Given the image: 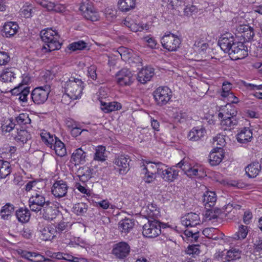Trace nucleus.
I'll list each match as a JSON object with an SVG mask.
<instances>
[{"instance_id":"nucleus-10","label":"nucleus","mask_w":262,"mask_h":262,"mask_svg":"<svg viewBox=\"0 0 262 262\" xmlns=\"http://www.w3.org/2000/svg\"><path fill=\"white\" fill-rule=\"evenodd\" d=\"M177 167L180 168L187 176L190 178L197 177L202 178L204 174L202 168L198 165L191 166L190 164L185 161L184 159L181 160L176 165Z\"/></svg>"},{"instance_id":"nucleus-21","label":"nucleus","mask_w":262,"mask_h":262,"mask_svg":"<svg viewBox=\"0 0 262 262\" xmlns=\"http://www.w3.org/2000/svg\"><path fill=\"white\" fill-rule=\"evenodd\" d=\"M143 169L146 168L148 171L154 173L157 176H159L161 170L165 167V164L161 162H152L150 161H145L143 165Z\"/></svg>"},{"instance_id":"nucleus-2","label":"nucleus","mask_w":262,"mask_h":262,"mask_svg":"<svg viewBox=\"0 0 262 262\" xmlns=\"http://www.w3.org/2000/svg\"><path fill=\"white\" fill-rule=\"evenodd\" d=\"M40 37L47 46L43 48L48 52L59 50L61 43L59 41V35L58 32L51 28L44 29L40 32Z\"/></svg>"},{"instance_id":"nucleus-54","label":"nucleus","mask_w":262,"mask_h":262,"mask_svg":"<svg viewBox=\"0 0 262 262\" xmlns=\"http://www.w3.org/2000/svg\"><path fill=\"white\" fill-rule=\"evenodd\" d=\"M241 251L236 249H231L227 251L228 261L239 259L241 257Z\"/></svg>"},{"instance_id":"nucleus-38","label":"nucleus","mask_w":262,"mask_h":262,"mask_svg":"<svg viewBox=\"0 0 262 262\" xmlns=\"http://www.w3.org/2000/svg\"><path fill=\"white\" fill-rule=\"evenodd\" d=\"M101 109L105 113H110L113 111L119 110L121 108V105L117 102H104L100 101Z\"/></svg>"},{"instance_id":"nucleus-3","label":"nucleus","mask_w":262,"mask_h":262,"mask_svg":"<svg viewBox=\"0 0 262 262\" xmlns=\"http://www.w3.org/2000/svg\"><path fill=\"white\" fill-rule=\"evenodd\" d=\"M62 84L65 92L68 94L72 100H76L81 97L84 88L83 82L81 79L71 77L67 81L62 82Z\"/></svg>"},{"instance_id":"nucleus-37","label":"nucleus","mask_w":262,"mask_h":262,"mask_svg":"<svg viewBox=\"0 0 262 262\" xmlns=\"http://www.w3.org/2000/svg\"><path fill=\"white\" fill-rule=\"evenodd\" d=\"M12 171L10 163L6 161L0 160V179L6 178Z\"/></svg>"},{"instance_id":"nucleus-22","label":"nucleus","mask_w":262,"mask_h":262,"mask_svg":"<svg viewBox=\"0 0 262 262\" xmlns=\"http://www.w3.org/2000/svg\"><path fill=\"white\" fill-rule=\"evenodd\" d=\"M236 31L238 33H243L242 36L247 41H249L253 39L255 33L252 27L248 25L243 24L236 26Z\"/></svg>"},{"instance_id":"nucleus-62","label":"nucleus","mask_w":262,"mask_h":262,"mask_svg":"<svg viewBox=\"0 0 262 262\" xmlns=\"http://www.w3.org/2000/svg\"><path fill=\"white\" fill-rule=\"evenodd\" d=\"M10 60V57L5 52H0V66L6 65Z\"/></svg>"},{"instance_id":"nucleus-58","label":"nucleus","mask_w":262,"mask_h":262,"mask_svg":"<svg viewBox=\"0 0 262 262\" xmlns=\"http://www.w3.org/2000/svg\"><path fill=\"white\" fill-rule=\"evenodd\" d=\"M15 124L11 119L5 121L2 124V128L3 132H10L14 129Z\"/></svg>"},{"instance_id":"nucleus-18","label":"nucleus","mask_w":262,"mask_h":262,"mask_svg":"<svg viewBox=\"0 0 262 262\" xmlns=\"http://www.w3.org/2000/svg\"><path fill=\"white\" fill-rule=\"evenodd\" d=\"M154 74V69L152 67H143L138 73L137 80L141 83L145 84L151 80Z\"/></svg>"},{"instance_id":"nucleus-11","label":"nucleus","mask_w":262,"mask_h":262,"mask_svg":"<svg viewBox=\"0 0 262 262\" xmlns=\"http://www.w3.org/2000/svg\"><path fill=\"white\" fill-rule=\"evenodd\" d=\"M39 211L41 217L47 221L53 220L59 213V211L56 205L50 201H47V204Z\"/></svg>"},{"instance_id":"nucleus-63","label":"nucleus","mask_w":262,"mask_h":262,"mask_svg":"<svg viewBox=\"0 0 262 262\" xmlns=\"http://www.w3.org/2000/svg\"><path fill=\"white\" fill-rule=\"evenodd\" d=\"M214 143H216V145H220V147H223L225 145V140L224 136L221 134L217 135L216 137L213 138Z\"/></svg>"},{"instance_id":"nucleus-1","label":"nucleus","mask_w":262,"mask_h":262,"mask_svg":"<svg viewBox=\"0 0 262 262\" xmlns=\"http://www.w3.org/2000/svg\"><path fill=\"white\" fill-rule=\"evenodd\" d=\"M218 45L225 52L228 53L231 59H242L248 55V48L242 42L236 41L230 33H225L220 38Z\"/></svg>"},{"instance_id":"nucleus-27","label":"nucleus","mask_w":262,"mask_h":262,"mask_svg":"<svg viewBox=\"0 0 262 262\" xmlns=\"http://www.w3.org/2000/svg\"><path fill=\"white\" fill-rule=\"evenodd\" d=\"M214 151H212L209 157V161L212 166H216L219 164L224 158L223 149L221 147H217V150L215 149Z\"/></svg>"},{"instance_id":"nucleus-24","label":"nucleus","mask_w":262,"mask_h":262,"mask_svg":"<svg viewBox=\"0 0 262 262\" xmlns=\"http://www.w3.org/2000/svg\"><path fill=\"white\" fill-rule=\"evenodd\" d=\"M86 152L82 147L75 150L71 156V160L75 165L84 164L86 161Z\"/></svg>"},{"instance_id":"nucleus-13","label":"nucleus","mask_w":262,"mask_h":262,"mask_svg":"<svg viewBox=\"0 0 262 262\" xmlns=\"http://www.w3.org/2000/svg\"><path fill=\"white\" fill-rule=\"evenodd\" d=\"M237 112L234 109L230 110V112L226 113L225 119H222L221 125L224 130H231L233 129L237 125L238 121L236 115Z\"/></svg>"},{"instance_id":"nucleus-44","label":"nucleus","mask_w":262,"mask_h":262,"mask_svg":"<svg viewBox=\"0 0 262 262\" xmlns=\"http://www.w3.org/2000/svg\"><path fill=\"white\" fill-rule=\"evenodd\" d=\"M248 232V227L241 225L239 226L238 231L233 235V238L235 240L244 239L246 237Z\"/></svg>"},{"instance_id":"nucleus-34","label":"nucleus","mask_w":262,"mask_h":262,"mask_svg":"<svg viewBox=\"0 0 262 262\" xmlns=\"http://www.w3.org/2000/svg\"><path fill=\"white\" fill-rule=\"evenodd\" d=\"M15 210L14 206L10 203L3 206L0 211V216L4 220H9L12 216Z\"/></svg>"},{"instance_id":"nucleus-19","label":"nucleus","mask_w":262,"mask_h":262,"mask_svg":"<svg viewBox=\"0 0 262 262\" xmlns=\"http://www.w3.org/2000/svg\"><path fill=\"white\" fill-rule=\"evenodd\" d=\"M36 3L49 11H54L60 13H62L66 11V7L61 4H55L47 0H36Z\"/></svg>"},{"instance_id":"nucleus-52","label":"nucleus","mask_w":262,"mask_h":262,"mask_svg":"<svg viewBox=\"0 0 262 262\" xmlns=\"http://www.w3.org/2000/svg\"><path fill=\"white\" fill-rule=\"evenodd\" d=\"M184 234L189 238L192 242H196L199 237V231L195 229H186L184 231Z\"/></svg>"},{"instance_id":"nucleus-35","label":"nucleus","mask_w":262,"mask_h":262,"mask_svg":"<svg viewBox=\"0 0 262 262\" xmlns=\"http://www.w3.org/2000/svg\"><path fill=\"white\" fill-rule=\"evenodd\" d=\"M261 167L258 162H254L249 164L245 168L246 173L249 178H255L259 173Z\"/></svg>"},{"instance_id":"nucleus-57","label":"nucleus","mask_w":262,"mask_h":262,"mask_svg":"<svg viewBox=\"0 0 262 262\" xmlns=\"http://www.w3.org/2000/svg\"><path fill=\"white\" fill-rule=\"evenodd\" d=\"M144 176L143 177V180L147 183H150L152 182L157 178V175L154 173L148 171L146 168L143 169Z\"/></svg>"},{"instance_id":"nucleus-60","label":"nucleus","mask_w":262,"mask_h":262,"mask_svg":"<svg viewBox=\"0 0 262 262\" xmlns=\"http://www.w3.org/2000/svg\"><path fill=\"white\" fill-rule=\"evenodd\" d=\"M199 247V245H189L186 252L189 255L198 254L200 253Z\"/></svg>"},{"instance_id":"nucleus-49","label":"nucleus","mask_w":262,"mask_h":262,"mask_svg":"<svg viewBox=\"0 0 262 262\" xmlns=\"http://www.w3.org/2000/svg\"><path fill=\"white\" fill-rule=\"evenodd\" d=\"M206 209L205 216L209 220L216 219L221 214V211L219 209H213L208 208Z\"/></svg>"},{"instance_id":"nucleus-51","label":"nucleus","mask_w":262,"mask_h":262,"mask_svg":"<svg viewBox=\"0 0 262 262\" xmlns=\"http://www.w3.org/2000/svg\"><path fill=\"white\" fill-rule=\"evenodd\" d=\"M194 47L200 53H204L208 48V45L202 39H198L195 41Z\"/></svg>"},{"instance_id":"nucleus-50","label":"nucleus","mask_w":262,"mask_h":262,"mask_svg":"<svg viewBox=\"0 0 262 262\" xmlns=\"http://www.w3.org/2000/svg\"><path fill=\"white\" fill-rule=\"evenodd\" d=\"M33 7L29 3H26L21 9V14L26 18L31 17Z\"/></svg>"},{"instance_id":"nucleus-12","label":"nucleus","mask_w":262,"mask_h":262,"mask_svg":"<svg viewBox=\"0 0 262 262\" xmlns=\"http://www.w3.org/2000/svg\"><path fill=\"white\" fill-rule=\"evenodd\" d=\"M130 251L129 245L126 242H121L114 245L112 253L116 258L123 260L128 256Z\"/></svg>"},{"instance_id":"nucleus-59","label":"nucleus","mask_w":262,"mask_h":262,"mask_svg":"<svg viewBox=\"0 0 262 262\" xmlns=\"http://www.w3.org/2000/svg\"><path fill=\"white\" fill-rule=\"evenodd\" d=\"M231 84L230 83L226 82H224L222 85V92L221 95L223 98H226V96L232 93L231 92Z\"/></svg>"},{"instance_id":"nucleus-30","label":"nucleus","mask_w":262,"mask_h":262,"mask_svg":"<svg viewBox=\"0 0 262 262\" xmlns=\"http://www.w3.org/2000/svg\"><path fill=\"white\" fill-rule=\"evenodd\" d=\"M18 29V25L14 22L9 21L5 24L3 27V33L6 37H10L14 36Z\"/></svg>"},{"instance_id":"nucleus-41","label":"nucleus","mask_w":262,"mask_h":262,"mask_svg":"<svg viewBox=\"0 0 262 262\" xmlns=\"http://www.w3.org/2000/svg\"><path fill=\"white\" fill-rule=\"evenodd\" d=\"M13 70L12 68L4 70L0 76V80L5 82H11L12 79L15 78Z\"/></svg>"},{"instance_id":"nucleus-53","label":"nucleus","mask_w":262,"mask_h":262,"mask_svg":"<svg viewBox=\"0 0 262 262\" xmlns=\"http://www.w3.org/2000/svg\"><path fill=\"white\" fill-rule=\"evenodd\" d=\"M19 125H26L31 123V119L27 113L20 114L15 119Z\"/></svg>"},{"instance_id":"nucleus-26","label":"nucleus","mask_w":262,"mask_h":262,"mask_svg":"<svg viewBox=\"0 0 262 262\" xmlns=\"http://www.w3.org/2000/svg\"><path fill=\"white\" fill-rule=\"evenodd\" d=\"M135 223L133 220L125 218L121 220L118 223V229L122 234L126 235L129 233L133 228Z\"/></svg>"},{"instance_id":"nucleus-46","label":"nucleus","mask_w":262,"mask_h":262,"mask_svg":"<svg viewBox=\"0 0 262 262\" xmlns=\"http://www.w3.org/2000/svg\"><path fill=\"white\" fill-rule=\"evenodd\" d=\"M87 43L83 40L73 42L68 46V49L73 51L82 50L87 47Z\"/></svg>"},{"instance_id":"nucleus-29","label":"nucleus","mask_w":262,"mask_h":262,"mask_svg":"<svg viewBox=\"0 0 262 262\" xmlns=\"http://www.w3.org/2000/svg\"><path fill=\"white\" fill-rule=\"evenodd\" d=\"M203 203L206 208L214 206L216 201V195L214 191H207L204 193Z\"/></svg>"},{"instance_id":"nucleus-33","label":"nucleus","mask_w":262,"mask_h":262,"mask_svg":"<svg viewBox=\"0 0 262 262\" xmlns=\"http://www.w3.org/2000/svg\"><path fill=\"white\" fill-rule=\"evenodd\" d=\"M40 137L42 142L51 149L53 148L55 141L56 142L59 140L54 135L51 134L46 130H43L40 133Z\"/></svg>"},{"instance_id":"nucleus-56","label":"nucleus","mask_w":262,"mask_h":262,"mask_svg":"<svg viewBox=\"0 0 262 262\" xmlns=\"http://www.w3.org/2000/svg\"><path fill=\"white\" fill-rule=\"evenodd\" d=\"M93 169L90 167H85V171L79 176L80 180L83 182L88 181L93 176Z\"/></svg>"},{"instance_id":"nucleus-25","label":"nucleus","mask_w":262,"mask_h":262,"mask_svg":"<svg viewBox=\"0 0 262 262\" xmlns=\"http://www.w3.org/2000/svg\"><path fill=\"white\" fill-rule=\"evenodd\" d=\"M206 134V130L204 127H193L188 133L187 138L189 141H198L203 138Z\"/></svg>"},{"instance_id":"nucleus-23","label":"nucleus","mask_w":262,"mask_h":262,"mask_svg":"<svg viewBox=\"0 0 262 262\" xmlns=\"http://www.w3.org/2000/svg\"><path fill=\"white\" fill-rule=\"evenodd\" d=\"M24 86V84H19L12 90L13 94L18 95L19 100L23 103H26L28 100V95L30 92V88Z\"/></svg>"},{"instance_id":"nucleus-64","label":"nucleus","mask_w":262,"mask_h":262,"mask_svg":"<svg viewBox=\"0 0 262 262\" xmlns=\"http://www.w3.org/2000/svg\"><path fill=\"white\" fill-rule=\"evenodd\" d=\"M254 249L257 252L262 250V238L257 237L253 243Z\"/></svg>"},{"instance_id":"nucleus-45","label":"nucleus","mask_w":262,"mask_h":262,"mask_svg":"<svg viewBox=\"0 0 262 262\" xmlns=\"http://www.w3.org/2000/svg\"><path fill=\"white\" fill-rule=\"evenodd\" d=\"M106 148L105 146H98L96 149V152L94 156V160L100 162H104L106 160V156L105 155Z\"/></svg>"},{"instance_id":"nucleus-14","label":"nucleus","mask_w":262,"mask_h":262,"mask_svg":"<svg viewBox=\"0 0 262 262\" xmlns=\"http://www.w3.org/2000/svg\"><path fill=\"white\" fill-rule=\"evenodd\" d=\"M130 160L127 155H120L115 156L113 163L118 167L119 173L124 174L129 169Z\"/></svg>"},{"instance_id":"nucleus-9","label":"nucleus","mask_w":262,"mask_h":262,"mask_svg":"<svg viewBox=\"0 0 262 262\" xmlns=\"http://www.w3.org/2000/svg\"><path fill=\"white\" fill-rule=\"evenodd\" d=\"M51 92V86L45 85L35 88L31 93V99L36 104L44 103L47 100Z\"/></svg>"},{"instance_id":"nucleus-40","label":"nucleus","mask_w":262,"mask_h":262,"mask_svg":"<svg viewBox=\"0 0 262 262\" xmlns=\"http://www.w3.org/2000/svg\"><path fill=\"white\" fill-rule=\"evenodd\" d=\"M88 205L84 203L80 202L74 205L72 211L77 215H83L88 211Z\"/></svg>"},{"instance_id":"nucleus-5","label":"nucleus","mask_w":262,"mask_h":262,"mask_svg":"<svg viewBox=\"0 0 262 262\" xmlns=\"http://www.w3.org/2000/svg\"><path fill=\"white\" fill-rule=\"evenodd\" d=\"M153 96L156 104L163 106L171 99L172 92L167 86H159L154 91Z\"/></svg>"},{"instance_id":"nucleus-61","label":"nucleus","mask_w":262,"mask_h":262,"mask_svg":"<svg viewBox=\"0 0 262 262\" xmlns=\"http://www.w3.org/2000/svg\"><path fill=\"white\" fill-rule=\"evenodd\" d=\"M130 30L133 32L142 31L144 29L147 30L148 29L147 26L146 25L145 27L142 25L137 24L133 23L132 25L129 26Z\"/></svg>"},{"instance_id":"nucleus-15","label":"nucleus","mask_w":262,"mask_h":262,"mask_svg":"<svg viewBox=\"0 0 262 262\" xmlns=\"http://www.w3.org/2000/svg\"><path fill=\"white\" fill-rule=\"evenodd\" d=\"M117 83L121 86L129 85L133 82V74L127 69H122L116 74Z\"/></svg>"},{"instance_id":"nucleus-31","label":"nucleus","mask_w":262,"mask_h":262,"mask_svg":"<svg viewBox=\"0 0 262 262\" xmlns=\"http://www.w3.org/2000/svg\"><path fill=\"white\" fill-rule=\"evenodd\" d=\"M117 5L120 11L127 12L135 8L136 0H119Z\"/></svg>"},{"instance_id":"nucleus-28","label":"nucleus","mask_w":262,"mask_h":262,"mask_svg":"<svg viewBox=\"0 0 262 262\" xmlns=\"http://www.w3.org/2000/svg\"><path fill=\"white\" fill-rule=\"evenodd\" d=\"M39 231L41 238L45 241L51 240L57 236L53 225L45 227Z\"/></svg>"},{"instance_id":"nucleus-47","label":"nucleus","mask_w":262,"mask_h":262,"mask_svg":"<svg viewBox=\"0 0 262 262\" xmlns=\"http://www.w3.org/2000/svg\"><path fill=\"white\" fill-rule=\"evenodd\" d=\"M54 230H56V235L67 232L69 228V223L65 222H60L57 224L53 225Z\"/></svg>"},{"instance_id":"nucleus-43","label":"nucleus","mask_w":262,"mask_h":262,"mask_svg":"<svg viewBox=\"0 0 262 262\" xmlns=\"http://www.w3.org/2000/svg\"><path fill=\"white\" fill-rule=\"evenodd\" d=\"M52 149L54 150L55 153L58 156L61 157L64 156L67 154L65 145L59 139L57 141H55Z\"/></svg>"},{"instance_id":"nucleus-17","label":"nucleus","mask_w":262,"mask_h":262,"mask_svg":"<svg viewBox=\"0 0 262 262\" xmlns=\"http://www.w3.org/2000/svg\"><path fill=\"white\" fill-rule=\"evenodd\" d=\"M174 167L177 166L169 167L165 164V167L163 168V170L161 171L159 176L165 181H174L179 175V171L175 169Z\"/></svg>"},{"instance_id":"nucleus-36","label":"nucleus","mask_w":262,"mask_h":262,"mask_svg":"<svg viewBox=\"0 0 262 262\" xmlns=\"http://www.w3.org/2000/svg\"><path fill=\"white\" fill-rule=\"evenodd\" d=\"M44 183L42 181H30L25 185V189L27 192L32 191V193H33L34 191H40V189L44 188Z\"/></svg>"},{"instance_id":"nucleus-42","label":"nucleus","mask_w":262,"mask_h":262,"mask_svg":"<svg viewBox=\"0 0 262 262\" xmlns=\"http://www.w3.org/2000/svg\"><path fill=\"white\" fill-rule=\"evenodd\" d=\"M31 138V135L25 129H21L18 131L17 135L15 137V140L23 144L27 143Z\"/></svg>"},{"instance_id":"nucleus-7","label":"nucleus","mask_w":262,"mask_h":262,"mask_svg":"<svg viewBox=\"0 0 262 262\" xmlns=\"http://www.w3.org/2000/svg\"><path fill=\"white\" fill-rule=\"evenodd\" d=\"M79 10L83 16L88 20L96 21L99 20V15L94 8L93 3L89 0H83L81 3Z\"/></svg>"},{"instance_id":"nucleus-39","label":"nucleus","mask_w":262,"mask_h":262,"mask_svg":"<svg viewBox=\"0 0 262 262\" xmlns=\"http://www.w3.org/2000/svg\"><path fill=\"white\" fill-rule=\"evenodd\" d=\"M16 216L19 222H28L30 218V212L27 208H20L15 212Z\"/></svg>"},{"instance_id":"nucleus-8","label":"nucleus","mask_w":262,"mask_h":262,"mask_svg":"<svg viewBox=\"0 0 262 262\" xmlns=\"http://www.w3.org/2000/svg\"><path fill=\"white\" fill-rule=\"evenodd\" d=\"M162 47L169 52L178 50L181 43L180 39L174 34L169 33L165 34L161 39Z\"/></svg>"},{"instance_id":"nucleus-20","label":"nucleus","mask_w":262,"mask_h":262,"mask_svg":"<svg viewBox=\"0 0 262 262\" xmlns=\"http://www.w3.org/2000/svg\"><path fill=\"white\" fill-rule=\"evenodd\" d=\"M200 217L199 214L190 212L181 217L182 224L186 227H193L200 224Z\"/></svg>"},{"instance_id":"nucleus-4","label":"nucleus","mask_w":262,"mask_h":262,"mask_svg":"<svg viewBox=\"0 0 262 262\" xmlns=\"http://www.w3.org/2000/svg\"><path fill=\"white\" fill-rule=\"evenodd\" d=\"M166 227V224L162 223L157 219H148L147 223L143 226L142 233L145 237L155 238L161 233V228Z\"/></svg>"},{"instance_id":"nucleus-55","label":"nucleus","mask_w":262,"mask_h":262,"mask_svg":"<svg viewBox=\"0 0 262 262\" xmlns=\"http://www.w3.org/2000/svg\"><path fill=\"white\" fill-rule=\"evenodd\" d=\"M148 217L150 219V220H154L158 219V217L160 216V212L159 210L157 209L154 206L153 204H151L148 206Z\"/></svg>"},{"instance_id":"nucleus-16","label":"nucleus","mask_w":262,"mask_h":262,"mask_svg":"<svg viewBox=\"0 0 262 262\" xmlns=\"http://www.w3.org/2000/svg\"><path fill=\"white\" fill-rule=\"evenodd\" d=\"M68 188L67 182L63 180L56 181L52 186L51 192L55 197L60 198L66 196Z\"/></svg>"},{"instance_id":"nucleus-32","label":"nucleus","mask_w":262,"mask_h":262,"mask_svg":"<svg viewBox=\"0 0 262 262\" xmlns=\"http://www.w3.org/2000/svg\"><path fill=\"white\" fill-rule=\"evenodd\" d=\"M252 138V133L248 127L242 128L236 136L237 141L241 143H245L250 141Z\"/></svg>"},{"instance_id":"nucleus-48","label":"nucleus","mask_w":262,"mask_h":262,"mask_svg":"<svg viewBox=\"0 0 262 262\" xmlns=\"http://www.w3.org/2000/svg\"><path fill=\"white\" fill-rule=\"evenodd\" d=\"M121 59L124 61L128 60L131 57L132 50L124 47H121L117 50Z\"/></svg>"},{"instance_id":"nucleus-6","label":"nucleus","mask_w":262,"mask_h":262,"mask_svg":"<svg viewBox=\"0 0 262 262\" xmlns=\"http://www.w3.org/2000/svg\"><path fill=\"white\" fill-rule=\"evenodd\" d=\"M48 201L41 191H34L29 199V206L32 211L39 212Z\"/></svg>"}]
</instances>
